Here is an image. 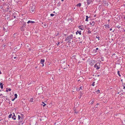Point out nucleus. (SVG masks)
I'll return each mask as SVG.
<instances>
[{"instance_id":"nucleus-1","label":"nucleus","mask_w":125,"mask_h":125,"mask_svg":"<svg viewBox=\"0 0 125 125\" xmlns=\"http://www.w3.org/2000/svg\"><path fill=\"white\" fill-rule=\"evenodd\" d=\"M30 10L31 13H34L35 12V6L33 5L31 6L30 8Z\"/></svg>"},{"instance_id":"nucleus-2","label":"nucleus","mask_w":125,"mask_h":125,"mask_svg":"<svg viewBox=\"0 0 125 125\" xmlns=\"http://www.w3.org/2000/svg\"><path fill=\"white\" fill-rule=\"evenodd\" d=\"M73 39V35L72 34H71L69 36H68L65 39V41H67L70 39Z\"/></svg>"},{"instance_id":"nucleus-3","label":"nucleus","mask_w":125,"mask_h":125,"mask_svg":"<svg viewBox=\"0 0 125 125\" xmlns=\"http://www.w3.org/2000/svg\"><path fill=\"white\" fill-rule=\"evenodd\" d=\"M100 63H97L95 64L94 66L95 68H96V69L98 70L100 68Z\"/></svg>"},{"instance_id":"nucleus-4","label":"nucleus","mask_w":125,"mask_h":125,"mask_svg":"<svg viewBox=\"0 0 125 125\" xmlns=\"http://www.w3.org/2000/svg\"><path fill=\"white\" fill-rule=\"evenodd\" d=\"M19 23L21 25V26H22L25 27L26 26V23L23 21H20L19 22Z\"/></svg>"},{"instance_id":"nucleus-5","label":"nucleus","mask_w":125,"mask_h":125,"mask_svg":"<svg viewBox=\"0 0 125 125\" xmlns=\"http://www.w3.org/2000/svg\"><path fill=\"white\" fill-rule=\"evenodd\" d=\"M79 28L81 30H84V27L83 25H80L79 26Z\"/></svg>"},{"instance_id":"nucleus-6","label":"nucleus","mask_w":125,"mask_h":125,"mask_svg":"<svg viewBox=\"0 0 125 125\" xmlns=\"http://www.w3.org/2000/svg\"><path fill=\"white\" fill-rule=\"evenodd\" d=\"M13 115L12 116V118L14 120H15L16 119V116L15 115V114L14 113H13Z\"/></svg>"},{"instance_id":"nucleus-7","label":"nucleus","mask_w":125,"mask_h":125,"mask_svg":"<svg viewBox=\"0 0 125 125\" xmlns=\"http://www.w3.org/2000/svg\"><path fill=\"white\" fill-rule=\"evenodd\" d=\"M92 2V0H87V3L88 5H89Z\"/></svg>"},{"instance_id":"nucleus-8","label":"nucleus","mask_w":125,"mask_h":125,"mask_svg":"<svg viewBox=\"0 0 125 125\" xmlns=\"http://www.w3.org/2000/svg\"><path fill=\"white\" fill-rule=\"evenodd\" d=\"M24 27H25L22 26L20 28V29L21 31H24Z\"/></svg>"},{"instance_id":"nucleus-9","label":"nucleus","mask_w":125,"mask_h":125,"mask_svg":"<svg viewBox=\"0 0 125 125\" xmlns=\"http://www.w3.org/2000/svg\"><path fill=\"white\" fill-rule=\"evenodd\" d=\"M45 62V60L44 59H41L40 61V62L41 64L44 63Z\"/></svg>"},{"instance_id":"nucleus-10","label":"nucleus","mask_w":125,"mask_h":125,"mask_svg":"<svg viewBox=\"0 0 125 125\" xmlns=\"http://www.w3.org/2000/svg\"><path fill=\"white\" fill-rule=\"evenodd\" d=\"M104 26L105 28H106L107 27L108 28H110V25H109L105 24V25H104Z\"/></svg>"},{"instance_id":"nucleus-11","label":"nucleus","mask_w":125,"mask_h":125,"mask_svg":"<svg viewBox=\"0 0 125 125\" xmlns=\"http://www.w3.org/2000/svg\"><path fill=\"white\" fill-rule=\"evenodd\" d=\"M76 34H77L78 33H79L80 35H81V31H77L76 33Z\"/></svg>"},{"instance_id":"nucleus-12","label":"nucleus","mask_w":125,"mask_h":125,"mask_svg":"<svg viewBox=\"0 0 125 125\" xmlns=\"http://www.w3.org/2000/svg\"><path fill=\"white\" fill-rule=\"evenodd\" d=\"M3 84H2V83H1V82H0V88L2 89L3 88Z\"/></svg>"},{"instance_id":"nucleus-13","label":"nucleus","mask_w":125,"mask_h":125,"mask_svg":"<svg viewBox=\"0 0 125 125\" xmlns=\"http://www.w3.org/2000/svg\"><path fill=\"white\" fill-rule=\"evenodd\" d=\"M35 23V22L34 21H28V22H27V23L28 24L30 23Z\"/></svg>"},{"instance_id":"nucleus-14","label":"nucleus","mask_w":125,"mask_h":125,"mask_svg":"<svg viewBox=\"0 0 125 125\" xmlns=\"http://www.w3.org/2000/svg\"><path fill=\"white\" fill-rule=\"evenodd\" d=\"M90 24L92 25V24H93L94 25L95 22L94 21H91V22H90Z\"/></svg>"},{"instance_id":"nucleus-15","label":"nucleus","mask_w":125,"mask_h":125,"mask_svg":"<svg viewBox=\"0 0 125 125\" xmlns=\"http://www.w3.org/2000/svg\"><path fill=\"white\" fill-rule=\"evenodd\" d=\"M93 51V52H94V53H97V50H95V49H94Z\"/></svg>"},{"instance_id":"nucleus-16","label":"nucleus","mask_w":125,"mask_h":125,"mask_svg":"<svg viewBox=\"0 0 125 125\" xmlns=\"http://www.w3.org/2000/svg\"><path fill=\"white\" fill-rule=\"evenodd\" d=\"M81 3H79L77 5V7H80V6H81Z\"/></svg>"},{"instance_id":"nucleus-17","label":"nucleus","mask_w":125,"mask_h":125,"mask_svg":"<svg viewBox=\"0 0 125 125\" xmlns=\"http://www.w3.org/2000/svg\"><path fill=\"white\" fill-rule=\"evenodd\" d=\"M11 89L9 88L8 89H7L6 90V91L7 92H8L9 91H11Z\"/></svg>"},{"instance_id":"nucleus-18","label":"nucleus","mask_w":125,"mask_h":125,"mask_svg":"<svg viewBox=\"0 0 125 125\" xmlns=\"http://www.w3.org/2000/svg\"><path fill=\"white\" fill-rule=\"evenodd\" d=\"M12 116V114H10L8 116L9 118H10L11 117V116Z\"/></svg>"},{"instance_id":"nucleus-19","label":"nucleus","mask_w":125,"mask_h":125,"mask_svg":"<svg viewBox=\"0 0 125 125\" xmlns=\"http://www.w3.org/2000/svg\"><path fill=\"white\" fill-rule=\"evenodd\" d=\"M3 99L4 100H5V101L6 100V98H7V97L6 96H3Z\"/></svg>"},{"instance_id":"nucleus-20","label":"nucleus","mask_w":125,"mask_h":125,"mask_svg":"<svg viewBox=\"0 0 125 125\" xmlns=\"http://www.w3.org/2000/svg\"><path fill=\"white\" fill-rule=\"evenodd\" d=\"M117 74L120 77L121 76V75L120 74V72L119 71H117Z\"/></svg>"},{"instance_id":"nucleus-21","label":"nucleus","mask_w":125,"mask_h":125,"mask_svg":"<svg viewBox=\"0 0 125 125\" xmlns=\"http://www.w3.org/2000/svg\"><path fill=\"white\" fill-rule=\"evenodd\" d=\"M61 5V3L60 2H59L57 4V6L58 7L60 6Z\"/></svg>"},{"instance_id":"nucleus-22","label":"nucleus","mask_w":125,"mask_h":125,"mask_svg":"<svg viewBox=\"0 0 125 125\" xmlns=\"http://www.w3.org/2000/svg\"><path fill=\"white\" fill-rule=\"evenodd\" d=\"M80 80H78V82H79V81H80V80H82V79H83V78L82 77H81L80 78Z\"/></svg>"},{"instance_id":"nucleus-23","label":"nucleus","mask_w":125,"mask_h":125,"mask_svg":"<svg viewBox=\"0 0 125 125\" xmlns=\"http://www.w3.org/2000/svg\"><path fill=\"white\" fill-rule=\"evenodd\" d=\"M14 96H15V98H16L17 97V95L16 94H14Z\"/></svg>"},{"instance_id":"nucleus-24","label":"nucleus","mask_w":125,"mask_h":125,"mask_svg":"<svg viewBox=\"0 0 125 125\" xmlns=\"http://www.w3.org/2000/svg\"><path fill=\"white\" fill-rule=\"evenodd\" d=\"M33 99L32 98H31L30 99V101L31 102H33Z\"/></svg>"},{"instance_id":"nucleus-25","label":"nucleus","mask_w":125,"mask_h":125,"mask_svg":"<svg viewBox=\"0 0 125 125\" xmlns=\"http://www.w3.org/2000/svg\"><path fill=\"white\" fill-rule=\"evenodd\" d=\"M100 92V91L99 90H98L96 91V93L97 94L99 93Z\"/></svg>"},{"instance_id":"nucleus-26","label":"nucleus","mask_w":125,"mask_h":125,"mask_svg":"<svg viewBox=\"0 0 125 125\" xmlns=\"http://www.w3.org/2000/svg\"><path fill=\"white\" fill-rule=\"evenodd\" d=\"M18 118L19 120H20L21 118V117L19 115H18Z\"/></svg>"},{"instance_id":"nucleus-27","label":"nucleus","mask_w":125,"mask_h":125,"mask_svg":"<svg viewBox=\"0 0 125 125\" xmlns=\"http://www.w3.org/2000/svg\"><path fill=\"white\" fill-rule=\"evenodd\" d=\"M91 104H93L94 102V101L93 100L92 101V100H91Z\"/></svg>"},{"instance_id":"nucleus-28","label":"nucleus","mask_w":125,"mask_h":125,"mask_svg":"<svg viewBox=\"0 0 125 125\" xmlns=\"http://www.w3.org/2000/svg\"><path fill=\"white\" fill-rule=\"evenodd\" d=\"M95 82H94L92 83V85L93 86H94L95 85Z\"/></svg>"},{"instance_id":"nucleus-29","label":"nucleus","mask_w":125,"mask_h":125,"mask_svg":"<svg viewBox=\"0 0 125 125\" xmlns=\"http://www.w3.org/2000/svg\"><path fill=\"white\" fill-rule=\"evenodd\" d=\"M116 27L118 28H120L121 27V26H120L119 25H118L117 26H116Z\"/></svg>"},{"instance_id":"nucleus-30","label":"nucleus","mask_w":125,"mask_h":125,"mask_svg":"<svg viewBox=\"0 0 125 125\" xmlns=\"http://www.w3.org/2000/svg\"><path fill=\"white\" fill-rule=\"evenodd\" d=\"M42 103L43 104L42 105H43V107L45 106V105H46V104H45L44 103V102H43Z\"/></svg>"},{"instance_id":"nucleus-31","label":"nucleus","mask_w":125,"mask_h":125,"mask_svg":"<svg viewBox=\"0 0 125 125\" xmlns=\"http://www.w3.org/2000/svg\"><path fill=\"white\" fill-rule=\"evenodd\" d=\"M101 59L102 61H103L104 60V59L103 57H102L101 58Z\"/></svg>"},{"instance_id":"nucleus-32","label":"nucleus","mask_w":125,"mask_h":125,"mask_svg":"<svg viewBox=\"0 0 125 125\" xmlns=\"http://www.w3.org/2000/svg\"><path fill=\"white\" fill-rule=\"evenodd\" d=\"M54 14L52 13L50 14V16H51L52 17V16H54Z\"/></svg>"},{"instance_id":"nucleus-33","label":"nucleus","mask_w":125,"mask_h":125,"mask_svg":"<svg viewBox=\"0 0 125 125\" xmlns=\"http://www.w3.org/2000/svg\"><path fill=\"white\" fill-rule=\"evenodd\" d=\"M88 33H91V31H90V30H88Z\"/></svg>"},{"instance_id":"nucleus-34","label":"nucleus","mask_w":125,"mask_h":125,"mask_svg":"<svg viewBox=\"0 0 125 125\" xmlns=\"http://www.w3.org/2000/svg\"><path fill=\"white\" fill-rule=\"evenodd\" d=\"M125 83H124V85H123L124 86L123 89H125Z\"/></svg>"},{"instance_id":"nucleus-35","label":"nucleus","mask_w":125,"mask_h":125,"mask_svg":"<svg viewBox=\"0 0 125 125\" xmlns=\"http://www.w3.org/2000/svg\"><path fill=\"white\" fill-rule=\"evenodd\" d=\"M43 25L45 27H46L47 26V24L46 23H45Z\"/></svg>"},{"instance_id":"nucleus-36","label":"nucleus","mask_w":125,"mask_h":125,"mask_svg":"<svg viewBox=\"0 0 125 125\" xmlns=\"http://www.w3.org/2000/svg\"><path fill=\"white\" fill-rule=\"evenodd\" d=\"M98 105V104H97L96 105H95V107L96 108H97V105Z\"/></svg>"},{"instance_id":"nucleus-37","label":"nucleus","mask_w":125,"mask_h":125,"mask_svg":"<svg viewBox=\"0 0 125 125\" xmlns=\"http://www.w3.org/2000/svg\"><path fill=\"white\" fill-rule=\"evenodd\" d=\"M23 120H22V119H21V120L20 121V123L21 122H22L23 121Z\"/></svg>"},{"instance_id":"nucleus-38","label":"nucleus","mask_w":125,"mask_h":125,"mask_svg":"<svg viewBox=\"0 0 125 125\" xmlns=\"http://www.w3.org/2000/svg\"><path fill=\"white\" fill-rule=\"evenodd\" d=\"M9 99L8 98H6V100L7 101H9Z\"/></svg>"},{"instance_id":"nucleus-39","label":"nucleus","mask_w":125,"mask_h":125,"mask_svg":"<svg viewBox=\"0 0 125 125\" xmlns=\"http://www.w3.org/2000/svg\"><path fill=\"white\" fill-rule=\"evenodd\" d=\"M88 18H86V19H85V21H88Z\"/></svg>"},{"instance_id":"nucleus-40","label":"nucleus","mask_w":125,"mask_h":125,"mask_svg":"<svg viewBox=\"0 0 125 125\" xmlns=\"http://www.w3.org/2000/svg\"><path fill=\"white\" fill-rule=\"evenodd\" d=\"M2 96V94H0V97H1ZM1 98V97H0Z\"/></svg>"},{"instance_id":"nucleus-41","label":"nucleus","mask_w":125,"mask_h":125,"mask_svg":"<svg viewBox=\"0 0 125 125\" xmlns=\"http://www.w3.org/2000/svg\"><path fill=\"white\" fill-rule=\"evenodd\" d=\"M57 44V46H58L59 45V42H58V43Z\"/></svg>"},{"instance_id":"nucleus-42","label":"nucleus","mask_w":125,"mask_h":125,"mask_svg":"<svg viewBox=\"0 0 125 125\" xmlns=\"http://www.w3.org/2000/svg\"><path fill=\"white\" fill-rule=\"evenodd\" d=\"M21 117H23L24 115H23V114H21Z\"/></svg>"},{"instance_id":"nucleus-43","label":"nucleus","mask_w":125,"mask_h":125,"mask_svg":"<svg viewBox=\"0 0 125 125\" xmlns=\"http://www.w3.org/2000/svg\"><path fill=\"white\" fill-rule=\"evenodd\" d=\"M23 117H21V119H22V120H23Z\"/></svg>"},{"instance_id":"nucleus-44","label":"nucleus","mask_w":125,"mask_h":125,"mask_svg":"<svg viewBox=\"0 0 125 125\" xmlns=\"http://www.w3.org/2000/svg\"><path fill=\"white\" fill-rule=\"evenodd\" d=\"M89 17H88V16H86V18H88Z\"/></svg>"},{"instance_id":"nucleus-45","label":"nucleus","mask_w":125,"mask_h":125,"mask_svg":"<svg viewBox=\"0 0 125 125\" xmlns=\"http://www.w3.org/2000/svg\"><path fill=\"white\" fill-rule=\"evenodd\" d=\"M15 99V98H14L13 99H12V101H14Z\"/></svg>"},{"instance_id":"nucleus-46","label":"nucleus","mask_w":125,"mask_h":125,"mask_svg":"<svg viewBox=\"0 0 125 125\" xmlns=\"http://www.w3.org/2000/svg\"><path fill=\"white\" fill-rule=\"evenodd\" d=\"M95 50H98V48H96Z\"/></svg>"},{"instance_id":"nucleus-47","label":"nucleus","mask_w":125,"mask_h":125,"mask_svg":"<svg viewBox=\"0 0 125 125\" xmlns=\"http://www.w3.org/2000/svg\"><path fill=\"white\" fill-rule=\"evenodd\" d=\"M16 16H14V18H16Z\"/></svg>"},{"instance_id":"nucleus-48","label":"nucleus","mask_w":125,"mask_h":125,"mask_svg":"<svg viewBox=\"0 0 125 125\" xmlns=\"http://www.w3.org/2000/svg\"><path fill=\"white\" fill-rule=\"evenodd\" d=\"M68 42H71V40H68Z\"/></svg>"},{"instance_id":"nucleus-49","label":"nucleus","mask_w":125,"mask_h":125,"mask_svg":"<svg viewBox=\"0 0 125 125\" xmlns=\"http://www.w3.org/2000/svg\"><path fill=\"white\" fill-rule=\"evenodd\" d=\"M59 33H58L56 35V36H58L59 35Z\"/></svg>"},{"instance_id":"nucleus-50","label":"nucleus","mask_w":125,"mask_h":125,"mask_svg":"<svg viewBox=\"0 0 125 125\" xmlns=\"http://www.w3.org/2000/svg\"><path fill=\"white\" fill-rule=\"evenodd\" d=\"M112 30V28H111L110 29V31H111Z\"/></svg>"},{"instance_id":"nucleus-51","label":"nucleus","mask_w":125,"mask_h":125,"mask_svg":"<svg viewBox=\"0 0 125 125\" xmlns=\"http://www.w3.org/2000/svg\"><path fill=\"white\" fill-rule=\"evenodd\" d=\"M43 63H43V64H42V66H44V64Z\"/></svg>"},{"instance_id":"nucleus-52","label":"nucleus","mask_w":125,"mask_h":125,"mask_svg":"<svg viewBox=\"0 0 125 125\" xmlns=\"http://www.w3.org/2000/svg\"><path fill=\"white\" fill-rule=\"evenodd\" d=\"M16 58V57H14V58L15 59Z\"/></svg>"},{"instance_id":"nucleus-53","label":"nucleus","mask_w":125,"mask_h":125,"mask_svg":"<svg viewBox=\"0 0 125 125\" xmlns=\"http://www.w3.org/2000/svg\"><path fill=\"white\" fill-rule=\"evenodd\" d=\"M80 89H81L82 88V87H80Z\"/></svg>"},{"instance_id":"nucleus-54","label":"nucleus","mask_w":125,"mask_h":125,"mask_svg":"<svg viewBox=\"0 0 125 125\" xmlns=\"http://www.w3.org/2000/svg\"><path fill=\"white\" fill-rule=\"evenodd\" d=\"M99 75H97V76L98 77H99Z\"/></svg>"},{"instance_id":"nucleus-55","label":"nucleus","mask_w":125,"mask_h":125,"mask_svg":"<svg viewBox=\"0 0 125 125\" xmlns=\"http://www.w3.org/2000/svg\"><path fill=\"white\" fill-rule=\"evenodd\" d=\"M37 66H35V68H37Z\"/></svg>"},{"instance_id":"nucleus-56","label":"nucleus","mask_w":125,"mask_h":125,"mask_svg":"<svg viewBox=\"0 0 125 125\" xmlns=\"http://www.w3.org/2000/svg\"><path fill=\"white\" fill-rule=\"evenodd\" d=\"M124 6L125 7V4H124Z\"/></svg>"},{"instance_id":"nucleus-57","label":"nucleus","mask_w":125,"mask_h":125,"mask_svg":"<svg viewBox=\"0 0 125 125\" xmlns=\"http://www.w3.org/2000/svg\"><path fill=\"white\" fill-rule=\"evenodd\" d=\"M62 1H63V0H61Z\"/></svg>"},{"instance_id":"nucleus-58","label":"nucleus","mask_w":125,"mask_h":125,"mask_svg":"<svg viewBox=\"0 0 125 125\" xmlns=\"http://www.w3.org/2000/svg\"><path fill=\"white\" fill-rule=\"evenodd\" d=\"M119 93L118 92L117 93V94H118Z\"/></svg>"},{"instance_id":"nucleus-59","label":"nucleus","mask_w":125,"mask_h":125,"mask_svg":"<svg viewBox=\"0 0 125 125\" xmlns=\"http://www.w3.org/2000/svg\"><path fill=\"white\" fill-rule=\"evenodd\" d=\"M95 16H96V15H94V17H95Z\"/></svg>"},{"instance_id":"nucleus-60","label":"nucleus","mask_w":125,"mask_h":125,"mask_svg":"<svg viewBox=\"0 0 125 125\" xmlns=\"http://www.w3.org/2000/svg\"><path fill=\"white\" fill-rule=\"evenodd\" d=\"M23 124V123H21V124H22V125Z\"/></svg>"},{"instance_id":"nucleus-61","label":"nucleus","mask_w":125,"mask_h":125,"mask_svg":"<svg viewBox=\"0 0 125 125\" xmlns=\"http://www.w3.org/2000/svg\"><path fill=\"white\" fill-rule=\"evenodd\" d=\"M53 13H55V11H54V12H53Z\"/></svg>"},{"instance_id":"nucleus-62","label":"nucleus","mask_w":125,"mask_h":125,"mask_svg":"<svg viewBox=\"0 0 125 125\" xmlns=\"http://www.w3.org/2000/svg\"><path fill=\"white\" fill-rule=\"evenodd\" d=\"M124 19H125V16L124 17Z\"/></svg>"},{"instance_id":"nucleus-63","label":"nucleus","mask_w":125,"mask_h":125,"mask_svg":"<svg viewBox=\"0 0 125 125\" xmlns=\"http://www.w3.org/2000/svg\"><path fill=\"white\" fill-rule=\"evenodd\" d=\"M16 48H16L15 49H16Z\"/></svg>"},{"instance_id":"nucleus-64","label":"nucleus","mask_w":125,"mask_h":125,"mask_svg":"<svg viewBox=\"0 0 125 125\" xmlns=\"http://www.w3.org/2000/svg\"><path fill=\"white\" fill-rule=\"evenodd\" d=\"M98 39L99 40V38H98Z\"/></svg>"}]
</instances>
